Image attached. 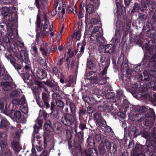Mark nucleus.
<instances>
[{
    "label": "nucleus",
    "mask_w": 156,
    "mask_h": 156,
    "mask_svg": "<svg viewBox=\"0 0 156 156\" xmlns=\"http://www.w3.org/2000/svg\"><path fill=\"white\" fill-rule=\"evenodd\" d=\"M97 22V20L95 19H92L91 20V21H90V22H91V23H93L94 24H92V25H90V26H96V28L97 27H98L96 24H95L94 23H95L96 22ZM89 28H90V27H89ZM89 30H90V32H91V31L92 30L93 31V28H92L91 29H90V28H89Z\"/></svg>",
    "instance_id": "nucleus-40"
},
{
    "label": "nucleus",
    "mask_w": 156,
    "mask_h": 156,
    "mask_svg": "<svg viewBox=\"0 0 156 156\" xmlns=\"http://www.w3.org/2000/svg\"><path fill=\"white\" fill-rule=\"evenodd\" d=\"M144 98L147 100L151 102L152 103V104L154 106H156V100H154L149 94H146Z\"/></svg>",
    "instance_id": "nucleus-29"
},
{
    "label": "nucleus",
    "mask_w": 156,
    "mask_h": 156,
    "mask_svg": "<svg viewBox=\"0 0 156 156\" xmlns=\"http://www.w3.org/2000/svg\"><path fill=\"white\" fill-rule=\"evenodd\" d=\"M40 51L42 52V55L44 56H47V54L44 49L43 48H40Z\"/></svg>",
    "instance_id": "nucleus-53"
},
{
    "label": "nucleus",
    "mask_w": 156,
    "mask_h": 156,
    "mask_svg": "<svg viewBox=\"0 0 156 156\" xmlns=\"http://www.w3.org/2000/svg\"><path fill=\"white\" fill-rule=\"evenodd\" d=\"M118 64L121 66L122 69H124L128 67L127 61L126 58L124 59L121 57H119L118 60Z\"/></svg>",
    "instance_id": "nucleus-15"
},
{
    "label": "nucleus",
    "mask_w": 156,
    "mask_h": 156,
    "mask_svg": "<svg viewBox=\"0 0 156 156\" xmlns=\"http://www.w3.org/2000/svg\"><path fill=\"white\" fill-rule=\"evenodd\" d=\"M105 52L110 54H112L115 51V46L112 44L105 45Z\"/></svg>",
    "instance_id": "nucleus-13"
},
{
    "label": "nucleus",
    "mask_w": 156,
    "mask_h": 156,
    "mask_svg": "<svg viewBox=\"0 0 156 156\" xmlns=\"http://www.w3.org/2000/svg\"><path fill=\"white\" fill-rule=\"evenodd\" d=\"M48 25L47 24H44L43 25L41 28H37L36 31L37 34H39L40 35L39 36H44L49 32L48 30L47 29Z\"/></svg>",
    "instance_id": "nucleus-10"
},
{
    "label": "nucleus",
    "mask_w": 156,
    "mask_h": 156,
    "mask_svg": "<svg viewBox=\"0 0 156 156\" xmlns=\"http://www.w3.org/2000/svg\"><path fill=\"white\" fill-rule=\"evenodd\" d=\"M140 110L143 112H145L147 111V109L145 107L143 106L141 107Z\"/></svg>",
    "instance_id": "nucleus-59"
},
{
    "label": "nucleus",
    "mask_w": 156,
    "mask_h": 156,
    "mask_svg": "<svg viewBox=\"0 0 156 156\" xmlns=\"http://www.w3.org/2000/svg\"><path fill=\"white\" fill-rule=\"evenodd\" d=\"M79 127L82 129H83L86 127V125L85 123L81 122L80 123Z\"/></svg>",
    "instance_id": "nucleus-49"
},
{
    "label": "nucleus",
    "mask_w": 156,
    "mask_h": 156,
    "mask_svg": "<svg viewBox=\"0 0 156 156\" xmlns=\"http://www.w3.org/2000/svg\"><path fill=\"white\" fill-rule=\"evenodd\" d=\"M32 153L31 154V156H35V150L34 148V147L33 148V149L31 150Z\"/></svg>",
    "instance_id": "nucleus-62"
},
{
    "label": "nucleus",
    "mask_w": 156,
    "mask_h": 156,
    "mask_svg": "<svg viewBox=\"0 0 156 156\" xmlns=\"http://www.w3.org/2000/svg\"><path fill=\"white\" fill-rule=\"evenodd\" d=\"M11 104L10 102L7 101L6 97L0 98V109L1 111L5 114L6 112H9Z\"/></svg>",
    "instance_id": "nucleus-6"
},
{
    "label": "nucleus",
    "mask_w": 156,
    "mask_h": 156,
    "mask_svg": "<svg viewBox=\"0 0 156 156\" xmlns=\"http://www.w3.org/2000/svg\"><path fill=\"white\" fill-rule=\"evenodd\" d=\"M95 138L97 141H99L101 139V136L99 134H96L95 136Z\"/></svg>",
    "instance_id": "nucleus-50"
},
{
    "label": "nucleus",
    "mask_w": 156,
    "mask_h": 156,
    "mask_svg": "<svg viewBox=\"0 0 156 156\" xmlns=\"http://www.w3.org/2000/svg\"><path fill=\"white\" fill-rule=\"evenodd\" d=\"M31 54L36 58H39V55L38 53L37 48L34 47H32L30 50Z\"/></svg>",
    "instance_id": "nucleus-22"
},
{
    "label": "nucleus",
    "mask_w": 156,
    "mask_h": 156,
    "mask_svg": "<svg viewBox=\"0 0 156 156\" xmlns=\"http://www.w3.org/2000/svg\"><path fill=\"white\" fill-rule=\"evenodd\" d=\"M41 114V116H43V118L44 119H45L47 117V114L46 112L44 111H41V113H40V114Z\"/></svg>",
    "instance_id": "nucleus-48"
},
{
    "label": "nucleus",
    "mask_w": 156,
    "mask_h": 156,
    "mask_svg": "<svg viewBox=\"0 0 156 156\" xmlns=\"http://www.w3.org/2000/svg\"><path fill=\"white\" fill-rule=\"evenodd\" d=\"M44 20L45 23H44V24H47L48 25V18L47 17L46 15L44 13Z\"/></svg>",
    "instance_id": "nucleus-54"
},
{
    "label": "nucleus",
    "mask_w": 156,
    "mask_h": 156,
    "mask_svg": "<svg viewBox=\"0 0 156 156\" xmlns=\"http://www.w3.org/2000/svg\"><path fill=\"white\" fill-rule=\"evenodd\" d=\"M37 143H38V145H35V143L34 141H33V147H34L35 146L36 147L37 151L38 152L41 151H42L43 148L42 147V146H41V143H42V142L40 140H37Z\"/></svg>",
    "instance_id": "nucleus-28"
},
{
    "label": "nucleus",
    "mask_w": 156,
    "mask_h": 156,
    "mask_svg": "<svg viewBox=\"0 0 156 156\" xmlns=\"http://www.w3.org/2000/svg\"><path fill=\"white\" fill-rule=\"evenodd\" d=\"M10 61L11 63L13 65L14 67H16V66L15 64H16V59H15L13 57H12L11 56H10Z\"/></svg>",
    "instance_id": "nucleus-43"
},
{
    "label": "nucleus",
    "mask_w": 156,
    "mask_h": 156,
    "mask_svg": "<svg viewBox=\"0 0 156 156\" xmlns=\"http://www.w3.org/2000/svg\"><path fill=\"white\" fill-rule=\"evenodd\" d=\"M42 100L45 101L48 103L49 102V96L45 92H43L42 93Z\"/></svg>",
    "instance_id": "nucleus-32"
},
{
    "label": "nucleus",
    "mask_w": 156,
    "mask_h": 156,
    "mask_svg": "<svg viewBox=\"0 0 156 156\" xmlns=\"http://www.w3.org/2000/svg\"><path fill=\"white\" fill-rule=\"evenodd\" d=\"M144 5H143V6L144 8H147L148 6L150 4L151 2V0H145Z\"/></svg>",
    "instance_id": "nucleus-47"
},
{
    "label": "nucleus",
    "mask_w": 156,
    "mask_h": 156,
    "mask_svg": "<svg viewBox=\"0 0 156 156\" xmlns=\"http://www.w3.org/2000/svg\"><path fill=\"white\" fill-rule=\"evenodd\" d=\"M15 42L16 44L20 48H23L24 46V43L18 41L16 40H13Z\"/></svg>",
    "instance_id": "nucleus-41"
},
{
    "label": "nucleus",
    "mask_w": 156,
    "mask_h": 156,
    "mask_svg": "<svg viewBox=\"0 0 156 156\" xmlns=\"http://www.w3.org/2000/svg\"><path fill=\"white\" fill-rule=\"evenodd\" d=\"M116 151V146L115 144H113L112 145V150L111 149V151H110L109 153L111 154L114 153Z\"/></svg>",
    "instance_id": "nucleus-45"
},
{
    "label": "nucleus",
    "mask_w": 156,
    "mask_h": 156,
    "mask_svg": "<svg viewBox=\"0 0 156 156\" xmlns=\"http://www.w3.org/2000/svg\"><path fill=\"white\" fill-rule=\"evenodd\" d=\"M48 155V154L47 151H44L42 153L40 154V156H47Z\"/></svg>",
    "instance_id": "nucleus-60"
},
{
    "label": "nucleus",
    "mask_w": 156,
    "mask_h": 156,
    "mask_svg": "<svg viewBox=\"0 0 156 156\" xmlns=\"http://www.w3.org/2000/svg\"><path fill=\"white\" fill-rule=\"evenodd\" d=\"M156 80H153L152 81L149 82L150 85H148L149 87H152L153 90H156V86H155Z\"/></svg>",
    "instance_id": "nucleus-37"
},
{
    "label": "nucleus",
    "mask_w": 156,
    "mask_h": 156,
    "mask_svg": "<svg viewBox=\"0 0 156 156\" xmlns=\"http://www.w3.org/2000/svg\"><path fill=\"white\" fill-rule=\"evenodd\" d=\"M53 73L56 75L58 72V69L55 67H54L53 68Z\"/></svg>",
    "instance_id": "nucleus-61"
},
{
    "label": "nucleus",
    "mask_w": 156,
    "mask_h": 156,
    "mask_svg": "<svg viewBox=\"0 0 156 156\" xmlns=\"http://www.w3.org/2000/svg\"><path fill=\"white\" fill-rule=\"evenodd\" d=\"M7 135L5 133L0 132V146L6 145L7 144Z\"/></svg>",
    "instance_id": "nucleus-14"
},
{
    "label": "nucleus",
    "mask_w": 156,
    "mask_h": 156,
    "mask_svg": "<svg viewBox=\"0 0 156 156\" xmlns=\"http://www.w3.org/2000/svg\"><path fill=\"white\" fill-rule=\"evenodd\" d=\"M106 108L104 109V110L106 112H109L112 111V108L110 106H106Z\"/></svg>",
    "instance_id": "nucleus-52"
},
{
    "label": "nucleus",
    "mask_w": 156,
    "mask_h": 156,
    "mask_svg": "<svg viewBox=\"0 0 156 156\" xmlns=\"http://www.w3.org/2000/svg\"><path fill=\"white\" fill-rule=\"evenodd\" d=\"M17 107L16 105L11 106L9 108V111L8 112H6L5 114L9 115L10 117L14 119L18 122H23V117L21 115L20 112L17 111Z\"/></svg>",
    "instance_id": "nucleus-2"
},
{
    "label": "nucleus",
    "mask_w": 156,
    "mask_h": 156,
    "mask_svg": "<svg viewBox=\"0 0 156 156\" xmlns=\"http://www.w3.org/2000/svg\"><path fill=\"white\" fill-rule=\"evenodd\" d=\"M0 156H12L9 149L6 148L3 152H1Z\"/></svg>",
    "instance_id": "nucleus-31"
},
{
    "label": "nucleus",
    "mask_w": 156,
    "mask_h": 156,
    "mask_svg": "<svg viewBox=\"0 0 156 156\" xmlns=\"http://www.w3.org/2000/svg\"><path fill=\"white\" fill-rule=\"evenodd\" d=\"M81 156V152L79 151L78 152H77L76 153H75L73 154V156Z\"/></svg>",
    "instance_id": "nucleus-64"
},
{
    "label": "nucleus",
    "mask_w": 156,
    "mask_h": 156,
    "mask_svg": "<svg viewBox=\"0 0 156 156\" xmlns=\"http://www.w3.org/2000/svg\"><path fill=\"white\" fill-rule=\"evenodd\" d=\"M151 140V138H150V139H148V140L146 141V145L147 147H150L152 145V144Z\"/></svg>",
    "instance_id": "nucleus-46"
},
{
    "label": "nucleus",
    "mask_w": 156,
    "mask_h": 156,
    "mask_svg": "<svg viewBox=\"0 0 156 156\" xmlns=\"http://www.w3.org/2000/svg\"><path fill=\"white\" fill-rule=\"evenodd\" d=\"M153 134L151 135V136L153 138H156V136H155V135H156V127H154V128L153 131Z\"/></svg>",
    "instance_id": "nucleus-57"
},
{
    "label": "nucleus",
    "mask_w": 156,
    "mask_h": 156,
    "mask_svg": "<svg viewBox=\"0 0 156 156\" xmlns=\"http://www.w3.org/2000/svg\"><path fill=\"white\" fill-rule=\"evenodd\" d=\"M153 42V41H149L148 44L146 43L145 45V47L146 50L148 51L150 53L149 54H154V52H156L155 48H154V45L150 44Z\"/></svg>",
    "instance_id": "nucleus-12"
},
{
    "label": "nucleus",
    "mask_w": 156,
    "mask_h": 156,
    "mask_svg": "<svg viewBox=\"0 0 156 156\" xmlns=\"http://www.w3.org/2000/svg\"><path fill=\"white\" fill-rule=\"evenodd\" d=\"M27 62V64L25 66V68L27 70H29L30 69V64H29L30 62L29 60H28V62L27 61H26V62Z\"/></svg>",
    "instance_id": "nucleus-56"
},
{
    "label": "nucleus",
    "mask_w": 156,
    "mask_h": 156,
    "mask_svg": "<svg viewBox=\"0 0 156 156\" xmlns=\"http://www.w3.org/2000/svg\"><path fill=\"white\" fill-rule=\"evenodd\" d=\"M86 12L87 14H90L93 12L94 11V6L91 4H89L86 6Z\"/></svg>",
    "instance_id": "nucleus-25"
},
{
    "label": "nucleus",
    "mask_w": 156,
    "mask_h": 156,
    "mask_svg": "<svg viewBox=\"0 0 156 156\" xmlns=\"http://www.w3.org/2000/svg\"><path fill=\"white\" fill-rule=\"evenodd\" d=\"M58 110L56 109L54 110H53L52 113V114H53V115H54L55 116H56L58 115Z\"/></svg>",
    "instance_id": "nucleus-58"
},
{
    "label": "nucleus",
    "mask_w": 156,
    "mask_h": 156,
    "mask_svg": "<svg viewBox=\"0 0 156 156\" xmlns=\"http://www.w3.org/2000/svg\"><path fill=\"white\" fill-rule=\"evenodd\" d=\"M9 125L8 121L5 118L1 119L0 118V128L4 129L7 127Z\"/></svg>",
    "instance_id": "nucleus-20"
},
{
    "label": "nucleus",
    "mask_w": 156,
    "mask_h": 156,
    "mask_svg": "<svg viewBox=\"0 0 156 156\" xmlns=\"http://www.w3.org/2000/svg\"><path fill=\"white\" fill-rule=\"evenodd\" d=\"M98 150L100 154L103 155L105 154L106 151L105 148L104 143L103 142H101L99 146Z\"/></svg>",
    "instance_id": "nucleus-27"
},
{
    "label": "nucleus",
    "mask_w": 156,
    "mask_h": 156,
    "mask_svg": "<svg viewBox=\"0 0 156 156\" xmlns=\"http://www.w3.org/2000/svg\"><path fill=\"white\" fill-rule=\"evenodd\" d=\"M74 114H66L62 118L61 121L65 125L67 126H70L75 119Z\"/></svg>",
    "instance_id": "nucleus-7"
},
{
    "label": "nucleus",
    "mask_w": 156,
    "mask_h": 156,
    "mask_svg": "<svg viewBox=\"0 0 156 156\" xmlns=\"http://www.w3.org/2000/svg\"><path fill=\"white\" fill-rule=\"evenodd\" d=\"M76 30L74 31L73 34L72 36L71 37L73 38L75 37L77 40H79L81 37V31L83 27L82 22L80 21L78 22Z\"/></svg>",
    "instance_id": "nucleus-8"
},
{
    "label": "nucleus",
    "mask_w": 156,
    "mask_h": 156,
    "mask_svg": "<svg viewBox=\"0 0 156 156\" xmlns=\"http://www.w3.org/2000/svg\"><path fill=\"white\" fill-rule=\"evenodd\" d=\"M13 129L14 131H16L15 134L12 139L11 145L12 148L15 153H17L22 149V148L20 145L18 141L19 139L22 130L20 129H17L15 127H14Z\"/></svg>",
    "instance_id": "nucleus-3"
},
{
    "label": "nucleus",
    "mask_w": 156,
    "mask_h": 156,
    "mask_svg": "<svg viewBox=\"0 0 156 156\" xmlns=\"http://www.w3.org/2000/svg\"><path fill=\"white\" fill-rule=\"evenodd\" d=\"M153 61L156 62V55H154L152 56L151 59V61L152 62Z\"/></svg>",
    "instance_id": "nucleus-63"
},
{
    "label": "nucleus",
    "mask_w": 156,
    "mask_h": 156,
    "mask_svg": "<svg viewBox=\"0 0 156 156\" xmlns=\"http://www.w3.org/2000/svg\"><path fill=\"white\" fill-rule=\"evenodd\" d=\"M87 65L89 68L91 69L93 68L94 64L91 61L88 60L87 62Z\"/></svg>",
    "instance_id": "nucleus-44"
},
{
    "label": "nucleus",
    "mask_w": 156,
    "mask_h": 156,
    "mask_svg": "<svg viewBox=\"0 0 156 156\" xmlns=\"http://www.w3.org/2000/svg\"><path fill=\"white\" fill-rule=\"evenodd\" d=\"M35 4L37 8L38 9V12H40L41 9L42 7L41 2L39 0H35Z\"/></svg>",
    "instance_id": "nucleus-33"
},
{
    "label": "nucleus",
    "mask_w": 156,
    "mask_h": 156,
    "mask_svg": "<svg viewBox=\"0 0 156 156\" xmlns=\"http://www.w3.org/2000/svg\"><path fill=\"white\" fill-rule=\"evenodd\" d=\"M149 112L150 114L149 115V116L151 117H154L155 114L153 109L151 108H149Z\"/></svg>",
    "instance_id": "nucleus-42"
},
{
    "label": "nucleus",
    "mask_w": 156,
    "mask_h": 156,
    "mask_svg": "<svg viewBox=\"0 0 156 156\" xmlns=\"http://www.w3.org/2000/svg\"><path fill=\"white\" fill-rule=\"evenodd\" d=\"M37 101L38 105L41 108H43L45 105L46 106V108H48L49 107V105L48 103L45 101H44L43 100L41 101H39V100H37Z\"/></svg>",
    "instance_id": "nucleus-23"
},
{
    "label": "nucleus",
    "mask_w": 156,
    "mask_h": 156,
    "mask_svg": "<svg viewBox=\"0 0 156 156\" xmlns=\"http://www.w3.org/2000/svg\"><path fill=\"white\" fill-rule=\"evenodd\" d=\"M149 73L154 78L152 79L154 80H155V79L156 78V64L152 66L151 70L149 71Z\"/></svg>",
    "instance_id": "nucleus-21"
},
{
    "label": "nucleus",
    "mask_w": 156,
    "mask_h": 156,
    "mask_svg": "<svg viewBox=\"0 0 156 156\" xmlns=\"http://www.w3.org/2000/svg\"><path fill=\"white\" fill-rule=\"evenodd\" d=\"M87 156H98V153L97 150L91 148H89L86 153Z\"/></svg>",
    "instance_id": "nucleus-18"
},
{
    "label": "nucleus",
    "mask_w": 156,
    "mask_h": 156,
    "mask_svg": "<svg viewBox=\"0 0 156 156\" xmlns=\"http://www.w3.org/2000/svg\"><path fill=\"white\" fill-rule=\"evenodd\" d=\"M59 97V95L56 94L54 93L52 94V97L53 99L55 100L58 99Z\"/></svg>",
    "instance_id": "nucleus-51"
},
{
    "label": "nucleus",
    "mask_w": 156,
    "mask_h": 156,
    "mask_svg": "<svg viewBox=\"0 0 156 156\" xmlns=\"http://www.w3.org/2000/svg\"><path fill=\"white\" fill-rule=\"evenodd\" d=\"M94 116L96 120L97 123L99 126H101L102 120L101 115L99 113H96L94 114Z\"/></svg>",
    "instance_id": "nucleus-26"
},
{
    "label": "nucleus",
    "mask_w": 156,
    "mask_h": 156,
    "mask_svg": "<svg viewBox=\"0 0 156 156\" xmlns=\"http://www.w3.org/2000/svg\"><path fill=\"white\" fill-rule=\"evenodd\" d=\"M70 107V109L72 114H74L75 116V113L76 112V107L74 104L72 102H70L69 104Z\"/></svg>",
    "instance_id": "nucleus-35"
},
{
    "label": "nucleus",
    "mask_w": 156,
    "mask_h": 156,
    "mask_svg": "<svg viewBox=\"0 0 156 156\" xmlns=\"http://www.w3.org/2000/svg\"><path fill=\"white\" fill-rule=\"evenodd\" d=\"M108 66H105L103 70L99 74L100 78L98 79L97 78L93 79H91V82L93 83H98L99 84H103L105 83L106 79L105 78L106 74L107 73Z\"/></svg>",
    "instance_id": "nucleus-5"
},
{
    "label": "nucleus",
    "mask_w": 156,
    "mask_h": 156,
    "mask_svg": "<svg viewBox=\"0 0 156 156\" xmlns=\"http://www.w3.org/2000/svg\"><path fill=\"white\" fill-rule=\"evenodd\" d=\"M138 80L139 81H152L153 80L151 78L147 71H144L142 73L140 74L138 78Z\"/></svg>",
    "instance_id": "nucleus-11"
},
{
    "label": "nucleus",
    "mask_w": 156,
    "mask_h": 156,
    "mask_svg": "<svg viewBox=\"0 0 156 156\" xmlns=\"http://www.w3.org/2000/svg\"><path fill=\"white\" fill-rule=\"evenodd\" d=\"M133 156H145V155L142 152L137 153L136 152L135 154H133Z\"/></svg>",
    "instance_id": "nucleus-55"
},
{
    "label": "nucleus",
    "mask_w": 156,
    "mask_h": 156,
    "mask_svg": "<svg viewBox=\"0 0 156 156\" xmlns=\"http://www.w3.org/2000/svg\"><path fill=\"white\" fill-rule=\"evenodd\" d=\"M56 103L57 106L59 107L63 108L64 106V102L61 100H57L56 101Z\"/></svg>",
    "instance_id": "nucleus-39"
},
{
    "label": "nucleus",
    "mask_w": 156,
    "mask_h": 156,
    "mask_svg": "<svg viewBox=\"0 0 156 156\" xmlns=\"http://www.w3.org/2000/svg\"><path fill=\"white\" fill-rule=\"evenodd\" d=\"M115 95L114 93L113 92H110L107 93L105 94V97L108 99H110L113 98Z\"/></svg>",
    "instance_id": "nucleus-38"
},
{
    "label": "nucleus",
    "mask_w": 156,
    "mask_h": 156,
    "mask_svg": "<svg viewBox=\"0 0 156 156\" xmlns=\"http://www.w3.org/2000/svg\"><path fill=\"white\" fill-rule=\"evenodd\" d=\"M146 147L145 146H142L141 145L138 144H136V147L134 149L133 151V154H134L135 152L137 153H140L142 150H143V151H145L144 149Z\"/></svg>",
    "instance_id": "nucleus-19"
},
{
    "label": "nucleus",
    "mask_w": 156,
    "mask_h": 156,
    "mask_svg": "<svg viewBox=\"0 0 156 156\" xmlns=\"http://www.w3.org/2000/svg\"><path fill=\"white\" fill-rule=\"evenodd\" d=\"M142 136L146 139H150L151 138V140L153 142L154 144H153V147L155 148H156V138H153L152 137V136H151L150 135V134L146 131H144L143 132L142 134Z\"/></svg>",
    "instance_id": "nucleus-16"
},
{
    "label": "nucleus",
    "mask_w": 156,
    "mask_h": 156,
    "mask_svg": "<svg viewBox=\"0 0 156 156\" xmlns=\"http://www.w3.org/2000/svg\"><path fill=\"white\" fill-rule=\"evenodd\" d=\"M25 103V102L23 104H20V105H21L20 106V108L22 112L24 114H26L28 112V108L27 105Z\"/></svg>",
    "instance_id": "nucleus-30"
},
{
    "label": "nucleus",
    "mask_w": 156,
    "mask_h": 156,
    "mask_svg": "<svg viewBox=\"0 0 156 156\" xmlns=\"http://www.w3.org/2000/svg\"><path fill=\"white\" fill-rule=\"evenodd\" d=\"M1 86H2V88L5 91L11 90L12 88L11 83L7 81L1 82Z\"/></svg>",
    "instance_id": "nucleus-17"
},
{
    "label": "nucleus",
    "mask_w": 156,
    "mask_h": 156,
    "mask_svg": "<svg viewBox=\"0 0 156 156\" xmlns=\"http://www.w3.org/2000/svg\"><path fill=\"white\" fill-rule=\"evenodd\" d=\"M94 26H90V29L93 28V31H91V35L90 37V39L92 41H97V42L100 45L105 43V41L103 37L101 36V34L99 31L100 29V27H97Z\"/></svg>",
    "instance_id": "nucleus-1"
},
{
    "label": "nucleus",
    "mask_w": 156,
    "mask_h": 156,
    "mask_svg": "<svg viewBox=\"0 0 156 156\" xmlns=\"http://www.w3.org/2000/svg\"><path fill=\"white\" fill-rule=\"evenodd\" d=\"M39 13L40 12H38L37 16V20L36 21L37 28L39 27H40V24L41 22V20L40 18Z\"/></svg>",
    "instance_id": "nucleus-36"
},
{
    "label": "nucleus",
    "mask_w": 156,
    "mask_h": 156,
    "mask_svg": "<svg viewBox=\"0 0 156 156\" xmlns=\"http://www.w3.org/2000/svg\"><path fill=\"white\" fill-rule=\"evenodd\" d=\"M104 142L108 151L109 152L111 148L112 144L107 139H105Z\"/></svg>",
    "instance_id": "nucleus-34"
},
{
    "label": "nucleus",
    "mask_w": 156,
    "mask_h": 156,
    "mask_svg": "<svg viewBox=\"0 0 156 156\" xmlns=\"http://www.w3.org/2000/svg\"><path fill=\"white\" fill-rule=\"evenodd\" d=\"M42 124V122L41 121H39L34 126V133H38V131L40 127H41Z\"/></svg>",
    "instance_id": "nucleus-24"
},
{
    "label": "nucleus",
    "mask_w": 156,
    "mask_h": 156,
    "mask_svg": "<svg viewBox=\"0 0 156 156\" xmlns=\"http://www.w3.org/2000/svg\"><path fill=\"white\" fill-rule=\"evenodd\" d=\"M19 94L20 92L16 90L12 91L10 94V97L13 98L12 103L14 105H18L25 102V97L24 96H20Z\"/></svg>",
    "instance_id": "nucleus-4"
},
{
    "label": "nucleus",
    "mask_w": 156,
    "mask_h": 156,
    "mask_svg": "<svg viewBox=\"0 0 156 156\" xmlns=\"http://www.w3.org/2000/svg\"><path fill=\"white\" fill-rule=\"evenodd\" d=\"M15 56L19 59H21L23 61L25 62L26 63V61L28 62L29 60L28 53L27 51L24 50L21 51L20 55L19 54H16Z\"/></svg>",
    "instance_id": "nucleus-9"
}]
</instances>
